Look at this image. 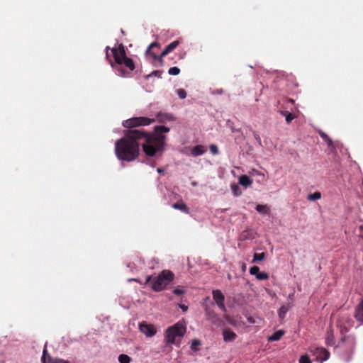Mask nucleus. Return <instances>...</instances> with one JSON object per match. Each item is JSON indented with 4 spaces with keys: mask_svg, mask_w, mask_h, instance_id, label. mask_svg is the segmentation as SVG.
I'll return each mask as SVG.
<instances>
[{
    "mask_svg": "<svg viewBox=\"0 0 363 363\" xmlns=\"http://www.w3.org/2000/svg\"><path fill=\"white\" fill-rule=\"evenodd\" d=\"M155 122V118L147 117H133L123 122V125L128 128L124 132V136L115 143V152L118 160L131 162L139 155V141L144 140L142 144L144 152L150 157L162 153L164 150L166 136L162 135L168 133L169 128L164 125L154 127V133H147L143 130L133 129L135 127L148 125Z\"/></svg>",
    "mask_w": 363,
    "mask_h": 363,
    "instance_id": "1",
    "label": "nucleus"
},
{
    "mask_svg": "<svg viewBox=\"0 0 363 363\" xmlns=\"http://www.w3.org/2000/svg\"><path fill=\"white\" fill-rule=\"evenodd\" d=\"M109 50L110 48L107 46L106 48V59L109 62L111 67L117 72L119 76L126 77L130 72L135 69V63L131 58L127 57L125 46L122 43L119 44L118 48L111 49L114 61H112L109 57Z\"/></svg>",
    "mask_w": 363,
    "mask_h": 363,
    "instance_id": "2",
    "label": "nucleus"
},
{
    "mask_svg": "<svg viewBox=\"0 0 363 363\" xmlns=\"http://www.w3.org/2000/svg\"><path fill=\"white\" fill-rule=\"evenodd\" d=\"M174 278V274L169 270H162L157 277L152 278V276H147L145 280V284H149L152 281V289L153 291L159 292L165 289Z\"/></svg>",
    "mask_w": 363,
    "mask_h": 363,
    "instance_id": "3",
    "label": "nucleus"
},
{
    "mask_svg": "<svg viewBox=\"0 0 363 363\" xmlns=\"http://www.w3.org/2000/svg\"><path fill=\"white\" fill-rule=\"evenodd\" d=\"M356 346V338L352 335H342L336 346L337 353L345 361H349Z\"/></svg>",
    "mask_w": 363,
    "mask_h": 363,
    "instance_id": "4",
    "label": "nucleus"
},
{
    "mask_svg": "<svg viewBox=\"0 0 363 363\" xmlns=\"http://www.w3.org/2000/svg\"><path fill=\"white\" fill-rule=\"evenodd\" d=\"M186 330L185 323L179 321L174 325L169 327L165 332V339L169 344H175L176 338L182 337Z\"/></svg>",
    "mask_w": 363,
    "mask_h": 363,
    "instance_id": "5",
    "label": "nucleus"
},
{
    "mask_svg": "<svg viewBox=\"0 0 363 363\" xmlns=\"http://www.w3.org/2000/svg\"><path fill=\"white\" fill-rule=\"evenodd\" d=\"M179 44V42L178 40H174L170 44H169L165 49L162 52L160 56H157L156 53L151 51L152 49L155 48H160V45L157 42H153L152 43L147 50H146V54L150 55L152 57V58L155 60H159L161 65H163V57L168 55L170 52L174 50Z\"/></svg>",
    "mask_w": 363,
    "mask_h": 363,
    "instance_id": "6",
    "label": "nucleus"
},
{
    "mask_svg": "<svg viewBox=\"0 0 363 363\" xmlns=\"http://www.w3.org/2000/svg\"><path fill=\"white\" fill-rule=\"evenodd\" d=\"M337 327L340 328L341 335H346L345 333L352 327V320L346 315L340 317L337 320Z\"/></svg>",
    "mask_w": 363,
    "mask_h": 363,
    "instance_id": "7",
    "label": "nucleus"
},
{
    "mask_svg": "<svg viewBox=\"0 0 363 363\" xmlns=\"http://www.w3.org/2000/svg\"><path fill=\"white\" fill-rule=\"evenodd\" d=\"M42 363H70L68 360H65L61 358L52 357L47 352L46 346L45 347L43 356L41 358Z\"/></svg>",
    "mask_w": 363,
    "mask_h": 363,
    "instance_id": "8",
    "label": "nucleus"
},
{
    "mask_svg": "<svg viewBox=\"0 0 363 363\" xmlns=\"http://www.w3.org/2000/svg\"><path fill=\"white\" fill-rule=\"evenodd\" d=\"M213 298L218 306V307L223 311H225L224 304L225 296L220 290H214L213 291Z\"/></svg>",
    "mask_w": 363,
    "mask_h": 363,
    "instance_id": "9",
    "label": "nucleus"
},
{
    "mask_svg": "<svg viewBox=\"0 0 363 363\" xmlns=\"http://www.w3.org/2000/svg\"><path fill=\"white\" fill-rule=\"evenodd\" d=\"M140 331L147 337H152L156 333V329L153 325L142 323L139 325Z\"/></svg>",
    "mask_w": 363,
    "mask_h": 363,
    "instance_id": "10",
    "label": "nucleus"
},
{
    "mask_svg": "<svg viewBox=\"0 0 363 363\" xmlns=\"http://www.w3.org/2000/svg\"><path fill=\"white\" fill-rule=\"evenodd\" d=\"M315 354L317 358L321 361L327 360L330 357V352L323 347H318L315 350Z\"/></svg>",
    "mask_w": 363,
    "mask_h": 363,
    "instance_id": "11",
    "label": "nucleus"
},
{
    "mask_svg": "<svg viewBox=\"0 0 363 363\" xmlns=\"http://www.w3.org/2000/svg\"><path fill=\"white\" fill-rule=\"evenodd\" d=\"M223 340L225 342L233 341L237 337L236 334L230 329L223 330Z\"/></svg>",
    "mask_w": 363,
    "mask_h": 363,
    "instance_id": "12",
    "label": "nucleus"
},
{
    "mask_svg": "<svg viewBox=\"0 0 363 363\" xmlns=\"http://www.w3.org/2000/svg\"><path fill=\"white\" fill-rule=\"evenodd\" d=\"M325 342L326 345L329 346L334 345L335 343L333 330L331 327L327 330Z\"/></svg>",
    "mask_w": 363,
    "mask_h": 363,
    "instance_id": "13",
    "label": "nucleus"
},
{
    "mask_svg": "<svg viewBox=\"0 0 363 363\" xmlns=\"http://www.w3.org/2000/svg\"><path fill=\"white\" fill-rule=\"evenodd\" d=\"M354 318L357 321L363 323V298L362 301L359 303L354 313Z\"/></svg>",
    "mask_w": 363,
    "mask_h": 363,
    "instance_id": "14",
    "label": "nucleus"
},
{
    "mask_svg": "<svg viewBox=\"0 0 363 363\" xmlns=\"http://www.w3.org/2000/svg\"><path fill=\"white\" fill-rule=\"evenodd\" d=\"M206 148L205 146L199 145L194 146L191 149V154L193 156L196 157V156H199V155L204 154L206 152Z\"/></svg>",
    "mask_w": 363,
    "mask_h": 363,
    "instance_id": "15",
    "label": "nucleus"
},
{
    "mask_svg": "<svg viewBox=\"0 0 363 363\" xmlns=\"http://www.w3.org/2000/svg\"><path fill=\"white\" fill-rule=\"evenodd\" d=\"M252 179L247 175H241L239 178V183L240 185L247 187L252 184Z\"/></svg>",
    "mask_w": 363,
    "mask_h": 363,
    "instance_id": "16",
    "label": "nucleus"
},
{
    "mask_svg": "<svg viewBox=\"0 0 363 363\" xmlns=\"http://www.w3.org/2000/svg\"><path fill=\"white\" fill-rule=\"evenodd\" d=\"M172 207L175 209L180 210L185 213H189V208L182 201L180 203H174Z\"/></svg>",
    "mask_w": 363,
    "mask_h": 363,
    "instance_id": "17",
    "label": "nucleus"
},
{
    "mask_svg": "<svg viewBox=\"0 0 363 363\" xmlns=\"http://www.w3.org/2000/svg\"><path fill=\"white\" fill-rule=\"evenodd\" d=\"M284 333L283 330H279L274 332L269 337V340L270 341H277L279 340L281 337L284 335Z\"/></svg>",
    "mask_w": 363,
    "mask_h": 363,
    "instance_id": "18",
    "label": "nucleus"
},
{
    "mask_svg": "<svg viewBox=\"0 0 363 363\" xmlns=\"http://www.w3.org/2000/svg\"><path fill=\"white\" fill-rule=\"evenodd\" d=\"M256 210L262 214H268L269 213V208L267 205L257 204Z\"/></svg>",
    "mask_w": 363,
    "mask_h": 363,
    "instance_id": "19",
    "label": "nucleus"
},
{
    "mask_svg": "<svg viewBox=\"0 0 363 363\" xmlns=\"http://www.w3.org/2000/svg\"><path fill=\"white\" fill-rule=\"evenodd\" d=\"M281 114L284 116L287 123H290L294 119L295 116L287 111H281Z\"/></svg>",
    "mask_w": 363,
    "mask_h": 363,
    "instance_id": "20",
    "label": "nucleus"
},
{
    "mask_svg": "<svg viewBox=\"0 0 363 363\" xmlns=\"http://www.w3.org/2000/svg\"><path fill=\"white\" fill-rule=\"evenodd\" d=\"M265 257H266V254L264 252L255 253L253 255L252 262L254 263V262H257L259 261H262L265 259Z\"/></svg>",
    "mask_w": 363,
    "mask_h": 363,
    "instance_id": "21",
    "label": "nucleus"
},
{
    "mask_svg": "<svg viewBox=\"0 0 363 363\" xmlns=\"http://www.w3.org/2000/svg\"><path fill=\"white\" fill-rule=\"evenodd\" d=\"M157 118L160 122H164V121H170L172 117L168 114L158 113Z\"/></svg>",
    "mask_w": 363,
    "mask_h": 363,
    "instance_id": "22",
    "label": "nucleus"
},
{
    "mask_svg": "<svg viewBox=\"0 0 363 363\" xmlns=\"http://www.w3.org/2000/svg\"><path fill=\"white\" fill-rule=\"evenodd\" d=\"M118 361L120 363H130L131 361V359L128 355L122 354L119 355Z\"/></svg>",
    "mask_w": 363,
    "mask_h": 363,
    "instance_id": "23",
    "label": "nucleus"
},
{
    "mask_svg": "<svg viewBox=\"0 0 363 363\" xmlns=\"http://www.w3.org/2000/svg\"><path fill=\"white\" fill-rule=\"evenodd\" d=\"M321 198V194L318 191H316L313 194H311L308 196V200L309 201H315L320 199Z\"/></svg>",
    "mask_w": 363,
    "mask_h": 363,
    "instance_id": "24",
    "label": "nucleus"
},
{
    "mask_svg": "<svg viewBox=\"0 0 363 363\" xmlns=\"http://www.w3.org/2000/svg\"><path fill=\"white\" fill-rule=\"evenodd\" d=\"M287 311H288V308L285 306H282L278 311L279 318H284L285 317Z\"/></svg>",
    "mask_w": 363,
    "mask_h": 363,
    "instance_id": "25",
    "label": "nucleus"
},
{
    "mask_svg": "<svg viewBox=\"0 0 363 363\" xmlns=\"http://www.w3.org/2000/svg\"><path fill=\"white\" fill-rule=\"evenodd\" d=\"M256 278L258 279V280H267L269 278V274L267 273V272H260L257 276L256 277Z\"/></svg>",
    "mask_w": 363,
    "mask_h": 363,
    "instance_id": "26",
    "label": "nucleus"
},
{
    "mask_svg": "<svg viewBox=\"0 0 363 363\" xmlns=\"http://www.w3.org/2000/svg\"><path fill=\"white\" fill-rule=\"evenodd\" d=\"M199 345H201V341L197 339H194L192 340L191 349L194 351H197L198 350L197 347Z\"/></svg>",
    "mask_w": 363,
    "mask_h": 363,
    "instance_id": "27",
    "label": "nucleus"
},
{
    "mask_svg": "<svg viewBox=\"0 0 363 363\" xmlns=\"http://www.w3.org/2000/svg\"><path fill=\"white\" fill-rule=\"evenodd\" d=\"M180 73V69L177 67H173L169 69L168 74L170 75H178Z\"/></svg>",
    "mask_w": 363,
    "mask_h": 363,
    "instance_id": "28",
    "label": "nucleus"
},
{
    "mask_svg": "<svg viewBox=\"0 0 363 363\" xmlns=\"http://www.w3.org/2000/svg\"><path fill=\"white\" fill-rule=\"evenodd\" d=\"M259 272V268L257 266H253L250 269V273L255 277H257Z\"/></svg>",
    "mask_w": 363,
    "mask_h": 363,
    "instance_id": "29",
    "label": "nucleus"
},
{
    "mask_svg": "<svg viewBox=\"0 0 363 363\" xmlns=\"http://www.w3.org/2000/svg\"><path fill=\"white\" fill-rule=\"evenodd\" d=\"M250 230H244L240 234V240H245L247 239H249L250 238Z\"/></svg>",
    "mask_w": 363,
    "mask_h": 363,
    "instance_id": "30",
    "label": "nucleus"
},
{
    "mask_svg": "<svg viewBox=\"0 0 363 363\" xmlns=\"http://www.w3.org/2000/svg\"><path fill=\"white\" fill-rule=\"evenodd\" d=\"M299 363H311V361L308 354H304L300 357Z\"/></svg>",
    "mask_w": 363,
    "mask_h": 363,
    "instance_id": "31",
    "label": "nucleus"
},
{
    "mask_svg": "<svg viewBox=\"0 0 363 363\" xmlns=\"http://www.w3.org/2000/svg\"><path fill=\"white\" fill-rule=\"evenodd\" d=\"M177 94H178V96L182 99H184L186 97V92L183 89H179L177 90Z\"/></svg>",
    "mask_w": 363,
    "mask_h": 363,
    "instance_id": "32",
    "label": "nucleus"
},
{
    "mask_svg": "<svg viewBox=\"0 0 363 363\" xmlns=\"http://www.w3.org/2000/svg\"><path fill=\"white\" fill-rule=\"evenodd\" d=\"M209 149L213 155H217L218 153V148L216 145H211Z\"/></svg>",
    "mask_w": 363,
    "mask_h": 363,
    "instance_id": "33",
    "label": "nucleus"
},
{
    "mask_svg": "<svg viewBox=\"0 0 363 363\" xmlns=\"http://www.w3.org/2000/svg\"><path fill=\"white\" fill-rule=\"evenodd\" d=\"M162 71H160V70H155V71H153L151 74H150L149 75L147 76V77H161V74H162Z\"/></svg>",
    "mask_w": 363,
    "mask_h": 363,
    "instance_id": "34",
    "label": "nucleus"
},
{
    "mask_svg": "<svg viewBox=\"0 0 363 363\" xmlns=\"http://www.w3.org/2000/svg\"><path fill=\"white\" fill-rule=\"evenodd\" d=\"M232 190L233 191L234 194L236 196L240 194V191L239 187L237 185L232 186Z\"/></svg>",
    "mask_w": 363,
    "mask_h": 363,
    "instance_id": "35",
    "label": "nucleus"
},
{
    "mask_svg": "<svg viewBox=\"0 0 363 363\" xmlns=\"http://www.w3.org/2000/svg\"><path fill=\"white\" fill-rule=\"evenodd\" d=\"M253 135H254L255 139L259 143V145H262V141H261V138H260L259 134H257L256 132H254Z\"/></svg>",
    "mask_w": 363,
    "mask_h": 363,
    "instance_id": "36",
    "label": "nucleus"
},
{
    "mask_svg": "<svg viewBox=\"0 0 363 363\" xmlns=\"http://www.w3.org/2000/svg\"><path fill=\"white\" fill-rule=\"evenodd\" d=\"M174 294L177 295V296H179V295H182L184 294V291L182 290V289H175L174 291H173Z\"/></svg>",
    "mask_w": 363,
    "mask_h": 363,
    "instance_id": "37",
    "label": "nucleus"
},
{
    "mask_svg": "<svg viewBox=\"0 0 363 363\" xmlns=\"http://www.w3.org/2000/svg\"><path fill=\"white\" fill-rule=\"evenodd\" d=\"M319 135H320V138H321L323 140H328V138H329V137L328 136V135H327L326 133H325L324 132H323V131H320V132H319Z\"/></svg>",
    "mask_w": 363,
    "mask_h": 363,
    "instance_id": "38",
    "label": "nucleus"
},
{
    "mask_svg": "<svg viewBox=\"0 0 363 363\" xmlns=\"http://www.w3.org/2000/svg\"><path fill=\"white\" fill-rule=\"evenodd\" d=\"M325 141L327 143L328 146L330 148H333L334 147L333 143L332 140L330 138H328V140H326Z\"/></svg>",
    "mask_w": 363,
    "mask_h": 363,
    "instance_id": "39",
    "label": "nucleus"
},
{
    "mask_svg": "<svg viewBox=\"0 0 363 363\" xmlns=\"http://www.w3.org/2000/svg\"><path fill=\"white\" fill-rule=\"evenodd\" d=\"M359 236L363 239V225L359 227Z\"/></svg>",
    "mask_w": 363,
    "mask_h": 363,
    "instance_id": "40",
    "label": "nucleus"
},
{
    "mask_svg": "<svg viewBox=\"0 0 363 363\" xmlns=\"http://www.w3.org/2000/svg\"><path fill=\"white\" fill-rule=\"evenodd\" d=\"M180 308L183 311H186L188 310V307L185 305H180Z\"/></svg>",
    "mask_w": 363,
    "mask_h": 363,
    "instance_id": "41",
    "label": "nucleus"
},
{
    "mask_svg": "<svg viewBox=\"0 0 363 363\" xmlns=\"http://www.w3.org/2000/svg\"><path fill=\"white\" fill-rule=\"evenodd\" d=\"M206 314L209 315V317H212V316H214V313L213 312H211V311H206Z\"/></svg>",
    "mask_w": 363,
    "mask_h": 363,
    "instance_id": "42",
    "label": "nucleus"
},
{
    "mask_svg": "<svg viewBox=\"0 0 363 363\" xmlns=\"http://www.w3.org/2000/svg\"><path fill=\"white\" fill-rule=\"evenodd\" d=\"M157 172H161L160 169H157Z\"/></svg>",
    "mask_w": 363,
    "mask_h": 363,
    "instance_id": "43",
    "label": "nucleus"
}]
</instances>
